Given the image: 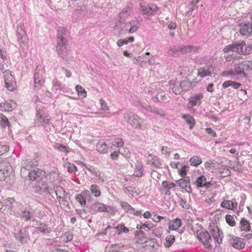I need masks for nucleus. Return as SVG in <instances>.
<instances>
[{"instance_id":"obj_37","label":"nucleus","mask_w":252,"mask_h":252,"mask_svg":"<svg viewBox=\"0 0 252 252\" xmlns=\"http://www.w3.org/2000/svg\"><path fill=\"white\" fill-rule=\"evenodd\" d=\"M240 86L241 84L240 83L231 80L225 81L222 84V87L223 88H226L228 87L231 86L233 88L237 89Z\"/></svg>"},{"instance_id":"obj_45","label":"nucleus","mask_w":252,"mask_h":252,"mask_svg":"<svg viewBox=\"0 0 252 252\" xmlns=\"http://www.w3.org/2000/svg\"><path fill=\"white\" fill-rule=\"evenodd\" d=\"M121 206L123 209L127 211L128 213H133L134 209L126 202H121Z\"/></svg>"},{"instance_id":"obj_59","label":"nucleus","mask_w":252,"mask_h":252,"mask_svg":"<svg viewBox=\"0 0 252 252\" xmlns=\"http://www.w3.org/2000/svg\"><path fill=\"white\" fill-rule=\"evenodd\" d=\"M149 110L151 112H152V113H155L156 114H157V115H160L161 116H164V114L163 111H162V110H161L160 109H158V108L150 107V110Z\"/></svg>"},{"instance_id":"obj_48","label":"nucleus","mask_w":252,"mask_h":252,"mask_svg":"<svg viewBox=\"0 0 252 252\" xmlns=\"http://www.w3.org/2000/svg\"><path fill=\"white\" fill-rule=\"evenodd\" d=\"M63 241L67 242L72 240L73 239V235L69 231L65 232L62 236Z\"/></svg>"},{"instance_id":"obj_27","label":"nucleus","mask_w":252,"mask_h":252,"mask_svg":"<svg viewBox=\"0 0 252 252\" xmlns=\"http://www.w3.org/2000/svg\"><path fill=\"white\" fill-rule=\"evenodd\" d=\"M191 86V83L189 81L184 80L180 83V86L182 89H175V91L177 93H181L183 92H186L190 89Z\"/></svg>"},{"instance_id":"obj_3","label":"nucleus","mask_w":252,"mask_h":252,"mask_svg":"<svg viewBox=\"0 0 252 252\" xmlns=\"http://www.w3.org/2000/svg\"><path fill=\"white\" fill-rule=\"evenodd\" d=\"M252 51V47L250 46H247L245 42L244 41L239 43H232L228 45L223 49V51L224 53L232 52L242 55L249 54Z\"/></svg>"},{"instance_id":"obj_7","label":"nucleus","mask_w":252,"mask_h":252,"mask_svg":"<svg viewBox=\"0 0 252 252\" xmlns=\"http://www.w3.org/2000/svg\"><path fill=\"white\" fill-rule=\"evenodd\" d=\"M16 240L20 244L27 243L30 239V235L28 232V227H25L21 228L17 232L14 233Z\"/></svg>"},{"instance_id":"obj_57","label":"nucleus","mask_w":252,"mask_h":252,"mask_svg":"<svg viewBox=\"0 0 252 252\" xmlns=\"http://www.w3.org/2000/svg\"><path fill=\"white\" fill-rule=\"evenodd\" d=\"M44 129L47 132H51L54 130V127L50 121H47L46 123L43 126Z\"/></svg>"},{"instance_id":"obj_63","label":"nucleus","mask_w":252,"mask_h":252,"mask_svg":"<svg viewBox=\"0 0 252 252\" xmlns=\"http://www.w3.org/2000/svg\"><path fill=\"white\" fill-rule=\"evenodd\" d=\"M188 168H189L188 166L186 165L182 166L179 171V174L181 176L184 177L186 175V170Z\"/></svg>"},{"instance_id":"obj_28","label":"nucleus","mask_w":252,"mask_h":252,"mask_svg":"<svg viewBox=\"0 0 252 252\" xmlns=\"http://www.w3.org/2000/svg\"><path fill=\"white\" fill-rule=\"evenodd\" d=\"M55 191L59 200L63 198H66L67 196V193L62 187H57L56 189H55Z\"/></svg>"},{"instance_id":"obj_6","label":"nucleus","mask_w":252,"mask_h":252,"mask_svg":"<svg viewBox=\"0 0 252 252\" xmlns=\"http://www.w3.org/2000/svg\"><path fill=\"white\" fill-rule=\"evenodd\" d=\"M124 117L128 123L136 129H141L142 128L139 122L140 118L137 115L132 114L131 112L126 113L124 114Z\"/></svg>"},{"instance_id":"obj_52","label":"nucleus","mask_w":252,"mask_h":252,"mask_svg":"<svg viewBox=\"0 0 252 252\" xmlns=\"http://www.w3.org/2000/svg\"><path fill=\"white\" fill-rule=\"evenodd\" d=\"M76 201L79 202L81 205H84L86 204V198L82 194H78L75 197Z\"/></svg>"},{"instance_id":"obj_31","label":"nucleus","mask_w":252,"mask_h":252,"mask_svg":"<svg viewBox=\"0 0 252 252\" xmlns=\"http://www.w3.org/2000/svg\"><path fill=\"white\" fill-rule=\"evenodd\" d=\"M211 75V70L210 68L206 66L200 68L198 70V75L201 78H204Z\"/></svg>"},{"instance_id":"obj_53","label":"nucleus","mask_w":252,"mask_h":252,"mask_svg":"<svg viewBox=\"0 0 252 252\" xmlns=\"http://www.w3.org/2000/svg\"><path fill=\"white\" fill-rule=\"evenodd\" d=\"M37 229L44 233H49L50 231V228L45 224H40Z\"/></svg>"},{"instance_id":"obj_40","label":"nucleus","mask_w":252,"mask_h":252,"mask_svg":"<svg viewBox=\"0 0 252 252\" xmlns=\"http://www.w3.org/2000/svg\"><path fill=\"white\" fill-rule=\"evenodd\" d=\"M105 208L106 209H104V212L111 216L115 215L118 211L116 207L113 206H107L105 205Z\"/></svg>"},{"instance_id":"obj_5","label":"nucleus","mask_w":252,"mask_h":252,"mask_svg":"<svg viewBox=\"0 0 252 252\" xmlns=\"http://www.w3.org/2000/svg\"><path fill=\"white\" fill-rule=\"evenodd\" d=\"M45 70L41 65H38L34 76V89L38 90L43 85L45 80Z\"/></svg>"},{"instance_id":"obj_39","label":"nucleus","mask_w":252,"mask_h":252,"mask_svg":"<svg viewBox=\"0 0 252 252\" xmlns=\"http://www.w3.org/2000/svg\"><path fill=\"white\" fill-rule=\"evenodd\" d=\"M221 207L228 209L229 210H233L234 208L233 202L229 200H224L220 204Z\"/></svg>"},{"instance_id":"obj_29","label":"nucleus","mask_w":252,"mask_h":252,"mask_svg":"<svg viewBox=\"0 0 252 252\" xmlns=\"http://www.w3.org/2000/svg\"><path fill=\"white\" fill-rule=\"evenodd\" d=\"M180 49V45L170 47L168 51V54L172 57H177L181 54Z\"/></svg>"},{"instance_id":"obj_32","label":"nucleus","mask_w":252,"mask_h":252,"mask_svg":"<svg viewBox=\"0 0 252 252\" xmlns=\"http://www.w3.org/2000/svg\"><path fill=\"white\" fill-rule=\"evenodd\" d=\"M105 204L99 202H96L92 205V209L96 212H104Z\"/></svg>"},{"instance_id":"obj_60","label":"nucleus","mask_w":252,"mask_h":252,"mask_svg":"<svg viewBox=\"0 0 252 252\" xmlns=\"http://www.w3.org/2000/svg\"><path fill=\"white\" fill-rule=\"evenodd\" d=\"M120 154H121V152L120 151V150L118 151H114L110 154V158L112 160H117Z\"/></svg>"},{"instance_id":"obj_33","label":"nucleus","mask_w":252,"mask_h":252,"mask_svg":"<svg viewBox=\"0 0 252 252\" xmlns=\"http://www.w3.org/2000/svg\"><path fill=\"white\" fill-rule=\"evenodd\" d=\"M182 118L186 121L187 124L189 126V129H192L195 123L193 118L189 115H184L182 116Z\"/></svg>"},{"instance_id":"obj_4","label":"nucleus","mask_w":252,"mask_h":252,"mask_svg":"<svg viewBox=\"0 0 252 252\" xmlns=\"http://www.w3.org/2000/svg\"><path fill=\"white\" fill-rule=\"evenodd\" d=\"M16 36L20 48L24 50V48L27 46L29 39L23 23H19L17 26Z\"/></svg>"},{"instance_id":"obj_62","label":"nucleus","mask_w":252,"mask_h":252,"mask_svg":"<svg viewBox=\"0 0 252 252\" xmlns=\"http://www.w3.org/2000/svg\"><path fill=\"white\" fill-rule=\"evenodd\" d=\"M9 150V147L7 145H2L0 144V155H2L5 152Z\"/></svg>"},{"instance_id":"obj_14","label":"nucleus","mask_w":252,"mask_h":252,"mask_svg":"<svg viewBox=\"0 0 252 252\" xmlns=\"http://www.w3.org/2000/svg\"><path fill=\"white\" fill-rule=\"evenodd\" d=\"M239 31L242 35H252V23H242L239 26Z\"/></svg>"},{"instance_id":"obj_17","label":"nucleus","mask_w":252,"mask_h":252,"mask_svg":"<svg viewBox=\"0 0 252 252\" xmlns=\"http://www.w3.org/2000/svg\"><path fill=\"white\" fill-rule=\"evenodd\" d=\"M175 187V184L173 182H170L167 181H163L162 182L160 189L164 191V194L170 195L171 192L170 189L174 188Z\"/></svg>"},{"instance_id":"obj_11","label":"nucleus","mask_w":252,"mask_h":252,"mask_svg":"<svg viewBox=\"0 0 252 252\" xmlns=\"http://www.w3.org/2000/svg\"><path fill=\"white\" fill-rule=\"evenodd\" d=\"M229 241L234 248L238 250L243 249L245 246V243L242 239L233 235H229Z\"/></svg>"},{"instance_id":"obj_43","label":"nucleus","mask_w":252,"mask_h":252,"mask_svg":"<svg viewBox=\"0 0 252 252\" xmlns=\"http://www.w3.org/2000/svg\"><path fill=\"white\" fill-rule=\"evenodd\" d=\"M130 11L129 7L126 6L124 7L123 10L119 13V17L120 19L125 20L124 18L129 15Z\"/></svg>"},{"instance_id":"obj_61","label":"nucleus","mask_w":252,"mask_h":252,"mask_svg":"<svg viewBox=\"0 0 252 252\" xmlns=\"http://www.w3.org/2000/svg\"><path fill=\"white\" fill-rule=\"evenodd\" d=\"M84 167L93 175L97 170L94 166L89 164H84Z\"/></svg>"},{"instance_id":"obj_34","label":"nucleus","mask_w":252,"mask_h":252,"mask_svg":"<svg viewBox=\"0 0 252 252\" xmlns=\"http://www.w3.org/2000/svg\"><path fill=\"white\" fill-rule=\"evenodd\" d=\"M134 41V38L132 36L129 37L127 38H125L124 39H119L117 41V45L118 47H121L124 45H126L128 43L133 42Z\"/></svg>"},{"instance_id":"obj_30","label":"nucleus","mask_w":252,"mask_h":252,"mask_svg":"<svg viewBox=\"0 0 252 252\" xmlns=\"http://www.w3.org/2000/svg\"><path fill=\"white\" fill-rule=\"evenodd\" d=\"M143 165L141 162H138L134 171L133 175L136 177H141L143 174Z\"/></svg>"},{"instance_id":"obj_38","label":"nucleus","mask_w":252,"mask_h":252,"mask_svg":"<svg viewBox=\"0 0 252 252\" xmlns=\"http://www.w3.org/2000/svg\"><path fill=\"white\" fill-rule=\"evenodd\" d=\"M8 168H10V166H9L8 167H7V169L4 168H1L0 169V181L1 180H6V178L9 175V170L10 169H8Z\"/></svg>"},{"instance_id":"obj_1","label":"nucleus","mask_w":252,"mask_h":252,"mask_svg":"<svg viewBox=\"0 0 252 252\" xmlns=\"http://www.w3.org/2000/svg\"><path fill=\"white\" fill-rule=\"evenodd\" d=\"M67 31L63 27H60L57 30V51L59 57L65 59L67 55L66 36Z\"/></svg>"},{"instance_id":"obj_50","label":"nucleus","mask_w":252,"mask_h":252,"mask_svg":"<svg viewBox=\"0 0 252 252\" xmlns=\"http://www.w3.org/2000/svg\"><path fill=\"white\" fill-rule=\"evenodd\" d=\"M225 220L226 222L231 226H233L236 224L234 217L230 215L225 216Z\"/></svg>"},{"instance_id":"obj_18","label":"nucleus","mask_w":252,"mask_h":252,"mask_svg":"<svg viewBox=\"0 0 252 252\" xmlns=\"http://www.w3.org/2000/svg\"><path fill=\"white\" fill-rule=\"evenodd\" d=\"M16 107V103L12 100H6L0 104V107L5 111H12Z\"/></svg>"},{"instance_id":"obj_25","label":"nucleus","mask_w":252,"mask_h":252,"mask_svg":"<svg viewBox=\"0 0 252 252\" xmlns=\"http://www.w3.org/2000/svg\"><path fill=\"white\" fill-rule=\"evenodd\" d=\"M181 220L179 218H176L171 221L169 223V229L171 230H177L182 225Z\"/></svg>"},{"instance_id":"obj_13","label":"nucleus","mask_w":252,"mask_h":252,"mask_svg":"<svg viewBox=\"0 0 252 252\" xmlns=\"http://www.w3.org/2000/svg\"><path fill=\"white\" fill-rule=\"evenodd\" d=\"M211 236H213L214 241L220 244L222 243V239L223 237V233L217 226H214L210 230Z\"/></svg>"},{"instance_id":"obj_56","label":"nucleus","mask_w":252,"mask_h":252,"mask_svg":"<svg viewBox=\"0 0 252 252\" xmlns=\"http://www.w3.org/2000/svg\"><path fill=\"white\" fill-rule=\"evenodd\" d=\"M113 145L115 147L120 148L123 146L124 142L121 138H116L113 142Z\"/></svg>"},{"instance_id":"obj_9","label":"nucleus","mask_w":252,"mask_h":252,"mask_svg":"<svg viewBox=\"0 0 252 252\" xmlns=\"http://www.w3.org/2000/svg\"><path fill=\"white\" fill-rule=\"evenodd\" d=\"M159 10L155 4H140V10L144 15H154Z\"/></svg>"},{"instance_id":"obj_36","label":"nucleus","mask_w":252,"mask_h":252,"mask_svg":"<svg viewBox=\"0 0 252 252\" xmlns=\"http://www.w3.org/2000/svg\"><path fill=\"white\" fill-rule=\"evenodd\" d=\"M240 228L242 230L249 231L251 229L250 222L245 218H242L240 221Z\"/></svg>"},{"instance_id":"obj_2","label":"nucleus","mask_w":252,"mask_h":252,"mask_svg":"<svg viewBox=\"0 0 252 252\" xmlns=\"http://www.w3.org/2000/svg\"><path fill=\"white\" fill-rule=\"evenodd\" d=\"M250 66L247 61L235 64L233 68L229 70H224L222 75L226 76H235L240 75L242 77H246V71L249 69Z\"/></svg>"},{"instance_id":"obj_22","label":"nucleus","mask_w":252,"mask_h":252,"mask_svg":"<svg viewBox=\"0 0 252 252\" xmlns=\"http://www.w3.org/2000/svg\"><path fill=\"white\" fill-rule=\"evenodd\" d=\"M180 51L181 53L182 54H186L190 52H197L199 49V47H197L195 46H184L180 45Z\"/></svg>"},{"instance_id":"obj_16","label":"nucleus","mask_w":252,"mask_h":252,"mask_svg":"<svg viewBox=\"0 0 252 252\" xmlns=\"http://www.w3.org/2000/svg\"><path fill=\"white\" fill-rule=\"evenodd\" d=\"M179 186L186 190L188 192H191V189L190 188V183L189 181V178L186 177L184 178H181L178 181Z\"/></svg>"},{"instance_id":"obj_20","label":"nucleus","mask_w":252,"mask_h":252,"mask_svg":"<svg viewBox=\"0 0 252 252\" xmlns=\"http://www.w3.org/2000/svg\"><path fill=\"white\" fill-rule=\"evenodd\" d=\"M203 95L202 94H194L190 96L189 103L192 106L196 105H199L201 102V99L203 98Z\"/></svg>"},{"instance_id":"obj_23","label":"nucleus","mask_w":252,"mask_h":252,"mask_svg":"<svg viewBox=\"0 0 252 252\" xmlns=\"http://www.w3.org/2000/svg\"><path fill=\"white\" fill-rule=\"evenodd\" d=\"M38 164V162L35 159L31 160L27 159L23 161L22 163V167L28 170H30L31 168L36 166Z\"/></svg>"},{"instance_id":"obj_46","label":"nucleus","mask_w":252,"mask_h":252,"mask_svg":"<svg viewBox=\"0 0 252 252\" xmlns=\"http://www.w3.org/2000/svg\"><path fill=\"white\" fill-rule=\"evenodd\" d=\"M175 241V237L173 235H168L166 237V244L165 247L169 248L174 243Z\"/></svg>"},{"instance_id":"obj_51","label":"nucleus","mask_w":252,"mask_h":252,"mask_svg":"<svg viewBox=\"0 0 252 252\" xmlns=\"http://www.w3.org/2000/svg\"><path fill=\"white\" fill-rule=\"evenodd\" d=\"M21 217L25 220V221L30 220L32 217V214L29 211H24L22 212Z\"/></svg>"},{"instance_id":"obj_21","label":"nucleus","mask_w":252,"mask_h":252,"mask_svg":"<svg viewBox=\"0 0 252 252\" xmlns=\"http://www.w3.org/2000/svg\"><path fill=\"white\" fill-rule=\"evenodd\" d=\"M196 184L198 187H205L207 188H210L212 185L211 182H207L206 177L204 175H201L197 178Z\"/></svg>"},{"instance_id":"obj_49","label":"nucleus","mask_w":252,"mask_h":252,"mask_svg":"<svg viewBox=\"0 0 252 252\" xmlns=\"http://www.w3.org/2000/svg\"><path fill=\"white\" fill-rule=\"evenodd\" d=\"M94 175L96 179L99 182H104V174L101 172L100 171L97 170L95 173L94 174Z\"/></svg>"},{"instance_id":"obj_47","label":"nucleus","mask_w":252,"mask_h":252,"mask_svg":"<svg viewBox=\"0 0 252 252\" xmlns=\"http://www.w3.org/2000/svg\"><path fill=\"white\" fill-rule=\"evenodd\" d=\"M119 234L122 233H127L129 232V229L126 227L124 224H119L115 228Z\"/></svg>"},{"instance_id":"obj_10","label":"nucleus","mask_w":252,"mask_h":252,"mask_svg":"<svg viewBox=\"0 0 252 252\" xmlns=\"http://www.w3.org/2000/svg\"><path fill=\"white\" fill-rule=\"evenodd\" d=\"M4 81L5 87L9 91H13L16 86L13 76L11 74L10 71L6 70L4 72Z\"/></svg>"},{"instance_id":"obj_15","label":"nucleus","mask_w":252,"mask_h":252,"mask_svg":"<svg viewBox=\"0 0 252 252\" xmlns=\"http://www.w3.org/2000/svg\"><path fill=\"white\" fill-rule=\"evenodd\" d=\"M147 158L149 161L151 162V165L156 168H162V161L158 157L152 154H149L147 157Z\"/></svg>"},{"instance_id":"obj_58","label":"nucleus","mask_w":252,"mask_h":252,"mask_svg":"<svg viewBox=\"0 0 252 252\" xmlns=\"http://www.w3.org/2000/svg\"><path fill=\"white\" fill-rule=\"evenodd\" d=\"M53 88L56 90H61L63 89V85L57 79H55L53 81Z\"/></svg>"},{"instance_id":"obj_64","label":"nucleus","mask_w":252,"mask_h":252,"mask_svg":"<svg viewBox=\"0 0 252 252\" xmlns=\"http://www.w3.org/2000/svg\"><path fill=\"white\" fill-rule=\"evenodd\" d=\"M158 95L159 97V101H161V102H165L166 101V100H167V96H165V95L162 93H158Z\"/></svg>"},{"instance_id":"obj_44","label":"nucleus","mask_w":252,"mask_h":252,"mask_svg":"<svg viewBox=\"0 0 252 252\" xmlns=\"http://www.w3.org/2000/svg\"><path fill=\"white\" fill-rule=\"evenodd\" d=\"M64 165L67 167V171L72 173L75 174L77 170V167L73 163L66 162L65 163Z\"/></svg>"},{"instance_id":"obj_55","label":"nucleus","mask_w":252,"mask_h":252,"mask_svg":"<svg viewBox=\"0 0 252 252\" xmlns=\"http://www.w3.org/2000/svg\"><path fill=\"white\" fill-rule=\"evenodd\" d=\"M130 26H129V33H132L134 32H136L138 29V26L137 24H135V22L131 21Z\"/></svg>"},{"instance_id":"obj_12","label":"nucleus","mask_w":252,"mask_h":252,"mask_svg":"<svg viewBox=\"0 0 252 252\" xmlns=\"http://www.w3.org/2000/svg\"><path fill=\"white\" fill-rule=\"evenodd\" d=\"M123 19L120 20L117 22L115 29L119 30V34L123 35L127 32H129V26L130 23L123 22Z\"/></svg>"},{"instance_id":"obj_35","label":"nucleus","mask_w":252,"mask_h":252,"mask_svg":"<svg viewBox=\"0 0 252 252\" xmlns=\"http://www.w3.org/2000/svg\"><path fill=\"white\" fill-rule=\"evenodd\" d=\"M90 190L92 194L95 197H99L101 195V191L99 189V187L95 185H92L90 187Z\"/></svg>"},{"instance_id":"obj_8","label":"nucleus","mask_w":252,"mask_h":252,"mask_svg":"<svg viewBox=\"0 0 252 252\" xmlns=\"http://www.w3.org/2000/svg\"><path fill=\"white\" fill-rule=\"evenodd\" d=\"M198 239L203 244L206 249L208 250L212 249L211 245L212 239L210 234L207 231L200 232L198 235Z\"/></svg>"},{"instance_id":"obj_41","label":"nucleus","mask_w":252,"mask_h":252,"mask_svg":"<svg viewBox=\"0 0 252 252\" xmlns=\"http://www.w3.org/2000/svg\"><path fill=\"white\" fill-rule=\"evenodd\" d=\"M189 162L191 165L197 166L201 163L202 159L199 157L194 156L190 159Z\"/></svg>"},{"instance_id":"obj_42","label":"nucleus","mask_w":252,"mask_h":252,"mask_svg":"<svg viewBox=\"0 0 252 252\" xmlns=\"http://www.w3.org/2000/svg\"><path fill=\"white\" fill-rule=\"evenodd\" d=\"M75 89L79 96L82 98H85L86 97L87 92L82 86L77 85L76 86Z\"/></svg>"},{"instance_id":"obj_26","label":"nucleus","mask_w":252,"mask_h":252,"mask_svg":"<svg viewBox=\"0 0 252 252\" xmlns=\"http://www.w3.org/2000/svg\"><path fill=\"white\" fill-rule=\"evenodd\" d=\"M44 172L39 169H36L33 170H32L29 173V177L30 180H35L40 177L41 175H43Z\"/></svg>"},{"instance_id":"obj_24","label":"nucleus","mask_w":252,"mask_h":252,"mask_svg":"<svg viewBox=\"0 0 252 252\" xmlns=\"http://www.w3.org/2000/svg\"><path fill=\"white\" fill-rule=\"evenodd\" d=\"M96 150L100 153L105 154L108 151L107 146L103 140H100L96 145Z\"/></svg>"},{"instance_id":"obj_19","label":"nucleus","mask_w":252,"mask_h":252,"mask_svg":"<svg viewBox=\"0 0 252 252\" xmlns=\"http://www.w3.org/2000/svg\"><path fill=\"white\" fill-rule=\"evenodd\" d=\"M47 121H49L45 113L43 110H39L36 115V119L35 122L41 124L42 126L46 123Z\"/></svg>"},{"instance_id":"obj_54","label":"nucleus","mask_w":252,"mask_h":252,"mask_svg":"<svg viewBox=\"0 0 252 252\" xmlns=\"http://www.w3.org/2000/svg\"><path fill=\"white\" fill-rule=\"evenodd\" d=\"M0 122L3 126H8L9 124L8 119L2 114H0Z\"/></svg>"}]
</instances>
